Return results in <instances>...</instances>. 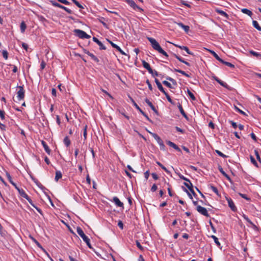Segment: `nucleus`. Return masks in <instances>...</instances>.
Returning a JSON list of instances; mask_svg holds the SVG:
<instances>
[{"instance_id": "nucleus-1", "label": "nucleus", "mask_w": 261, "mask_h": 261, "mask_svg": "<svg viewBox=\"0 0 261 261\" xmlns=\"http://www.w3.org/2000/svg\"><path fill=\"white\" fill-rule=\"evenodd\" d=\"M147 39L148 41L150 42L151 45L152 47V48L158 51L159 53L163 55L164 56L166 57H168V55L167 54L166 52H165L161 47L159 43L156 41L155 39H154L153 38L151 37H147Z\"/></svg>"}, {"instance_id": "nucleus-2", "label": "nucleus", "mask_w": 261, "mask_h": 261, "mask_svg": "<svg viewBox=\"0 0 261 261\" xmlns=\"http://www.w3.org/2000/svg\"><path fill=\"white\" fill-rule=\"evenodd\" d=\"M77 234L83 239V241L86 243L89 248H92L90 242V239L85 235L82 228L77 227L76 229Z\"/></svg>"}, {"instance_id": "nucleus-3", "label": "nucleus", "mask_w": 261, "mask_h": 261, "mask_svg": "<svg viewBox=\"0 0 261 261\" xmlns=\"http://www.w3.org/2000/svg\"><path fill=\"white\" fill-rule=\"evenodd\" d=\"M148 133L154 138L160 145V149L162 150H165V146L161 138L156 134L148 131Z\"/></svg>"}, {"instance_id": "nucleus-4", "label": "nucleus", "mask_w": 261, "mask_h": 261, "mask_svg": "<svg viewBox=\"0 0 261 261\" xmlns=\"http://www.w3.org/2000/svg\"><path fill=\"white\" fill-rule=\"evenodd\" d=\"M148 133L154 138L160 145V149L162 150H165V146L161 138L156 134L148 131Z\"/></svg>"}, {"instance_id": "nucleus-5", "label": "nucleus", "mask_w": 261, "mask_h": 261, "mask_svg": "<svg viewBox=\"0 0 261 261\" xmlns=\"http://www.w3.org/2000/svg\"><path fill=\"white\" fill-rule=\"evenodd\" d=\"M148 133L154 138L160 145V149L162 150H165V146L161 138L156 134L148 131Z\"/></svg>"}, {"instance_id": "nucleus-6", "label": "nucleus", "mask_w": 261, "mask_h": 261, "mask_svg": "<svg viewBox=\"0 0 261 261\" xmlns=\"http://www.w3.org/2000/svg\"><path fill=\"white\" fill-rule=\"evenodd\" d=\"M74 32H75L76 35L77 36H78L80 38H82V39L87 38V39H88V38H90V36H89V35L86 34V32H85L84 31H83L82 30H79V29H76V30H74Z\"/></svg>"}, {"instance_id": "nucleus-7", "label": "nucleus", "mask_w": 261, "mask_h": 261, "mask_svg": "<svg viewBox=\"0 0 261 261\" xmlns=\"http://www.w3.org/2000/svg\"><path fill=\"white\" fill-rule=\"evenodd\" d=\"M17 88L19 89L18 91L17 92V98L18 100H21L23 99L24 97V90L23 89V86H17Z\"/></svg>"}, {"instance_id": "nucleus-8", "label": "nucleus", "mask_w": 261, "mask_h": 261, "mask_svg": "<svg viewBox=\"0 0 261 261\" xmlns=\"http://www.w3.org/2000/svg\"><path fill=\"white\" fill-rule=\"evenodd\" d=\"M197 211L201 214L208 217L210 216L207 210L200 205H198L196 208Z\"/></svg>"}, {"instance_id": "nucleus-9", "label": "nucleus", "mask_w": 261, "mask_h": 261, "mask_svg": "<svg viewBox=\"0 0 261 261\" xmlns=\"http://www.w3.org/2000/svg\"><path fill=\"white\" fill-rule=\"evenodd\" d=\"M15 189L18 191L19 194L23 198L27 199L31 203V199L29 196L25 193L23 190L19 188L18 187H16Z\"/></svg>"}, {"instance_id": "nucleus-10", "label": "nucleus", "mask_w": 261, "mask_h": 261, "mask_svg": "<svg viewBox=\"0 0 261 261\" xmlns=\"http://www.w3.org/2000/svg\"><path fill=\"white\" fill-rule=\"evenodd\" d=\"M51 4L53 6H55V7H59V8H62L64 10H65L69 14H71L72 13V11L71 10H70L69 9L59 4V3H57V2H53V1H51Z\"/></svg>"}, {"instance_id": "nucleus-11", "label": "nucleus", "mask_w": 261, "mask_h": 261, "mask_svg": "<svg viewBox=\"0 0 261 261\" xmlns=\"http://www.w3.org/2000/svg\"><path fill=\"white\" fill-rule=\"evenodd\" d=\"M126 2L134 9H138L140 11H143L142 9L138 6L133 0H127Z\"/></svg>"}, {"instance_id": "nucleus-12", "label": "nucleus", "mask_w": 261, "mask_h": 261, "mask_svg": "<svg viewBox=\"0 0 261 261\" xmlns=\"http://www.w3.org/2000/svg\"><path fill=\"white\" fill-rule=\"evenodd\" d=\"M132 101L133 103L134 106L135 107V108L139 110L140 113L144 116L149 121H151V120L149 118L148 116L140 108V107L138 106V105L132 99Z\"/></svg>"}, {"instance_id": "nucleus-13", "label": "nucleus", "mask_w": 261, "mask_h": 261, "mask_svg": "<svg viewBox=\"0 0 261 261\" xmlns=\"http://www.w3.org/2000/svg\"><path fill=\"white\" fill-rule=\"evenodd\" d=\"M226 200L227 201L228 204L231 210L233 211H236L237 210V208L232 199L230 198H226Z\"/></svg>"}, {"instance_id": "nucleus-14", "label": "nucleus", "mask_w": 261, "mask_h": 261, "mask_svg": "<svg viewBox=\"0 0 261 261\" xmlns=\"http://www.w3.org/2000/svg\"><path fill=\"white\" fill-rule=\"evenodd\" d=\"M108 41L114 48L118 50L122 55H126V54L117 44L114 43L113 42L109 40H108Z\"/></svg>"}, {"instance_id": "nucleus-15", "label": "nucleus", "mask_w": 261, "mask_h": 261, "mask_svg": "<svg viewBox=\"0 0 261 261\" xmlns=\"http://www.w3.org/2000/svg\"><path fill=\"white\" fill-rule=\"evenodd\" d=\"M93 40L99 46L100 49H106V47L105 46V45H103V44L97 38L94 37L93 38Z\"/></svg>"}, {"instance_id": "nucleus-16", "label": "nucleus", "mask_w": 261, "mask_h": 261, "mask_svg": "<svg viewBox=\"0 0 261 261\" xmlns=\"http://www.w3.org/2000/svg\"><path fill=\"white\" fill-rule=\"evenodd\" d=\"M113 201L117 206L119 207H123V203L120 201L118 197H114L113 199Z\"/></svg>"}, {"instance_id": "nucleus-17", "label": "nucleus", "mask_w": 261, "mask_h": 261, "mask_svg": "<svg viewBox=\"0 0 261 261\" xmlns=\"http://www.w3.org/2000/svg\"><path fill=\"white\" fill-rule=\"evenodd\" d=\"M167 144L169 145L170 146L173 147V148H174L175 150L178 151H180V149L174 143H173L172 142L170 141H167Z\"/></svg>"}, {"instance_id": "nucleus-18", "label": "nucleus", "mask_w": 261, "mask_h": 261, "mask_svg": "<svg viewBox=\"0 0 261 261\" xmlns=\"http://www.w3.org/2000/svg\"><path fill=\"white\" fill-rule=\"evenodd\" d=\"M155 82L159 89L161 91H162L164 94L166 92L164 90V88L163 87L162 84H161V83L159 82V81L157 79H155Z\"/></svg>"}, {"instance_id": "nucleus-19", "label": "nucleus", "mask_w": 261, "mask_h": 261, "mask_svg": "<svg viewBox=\"0 0 261 261\" xmlns=\"http://www.w3.org/2000/svg\"><path fill=\"white\" fill-rule=\"evenodd\" d=\"M189 183H187V182H184V185L185 186H186L188 189L191 192H193V194L194 195H195V193L194 192L193 189V185L192 184V183L190 181L189 182Z\"/></svg>"}, {"instance_id": "nucleus-20", "label": "nucleus", "mask_w": 261, "mask_h": 261, "mask_svg": "<svg viewBox=\"0 0 261 261\" xmlns=\"http://www.w3.org/2000/svg\"><path fill=\"white\" fill-rule=\"evenodd\" d=\"M42 145H43L44 149L45 151L48 154H50V150L49 148V147L47 146L46 143L44 141H42L41 142Z\"/></svg>"}, {"instance_id": "nucleus-21", "label": "nucleus", "mask_w": 261, "mask_h": 261, "mask_svg": "<svg viewBox=\"0 0 261 261\" xmlns=\"http://www.w3.org/2000/svg\"><path fill=\"white\" fill-rule=\"evenodd\" d=\"M175 46L179 47V48H180L181 49H184L187 53V54H188L189 55H193V53L189 50V48L187 46H180V45H175Z\"/></svg>"}, {"instance_id": "nucleus-22", "label": "nucleus", "mask_w": 261, "mask_h": 261, "mask_svg": "<svg viewBox=\"0 0 261 261\" xmlns=\"http://www.w3.org/2000/svg\"><path fill=\"white\" fill-rule=\"evenodd\" d=\"M145 102H146V103L150 107V108L155 113H157V111L155 109V107H154V106L152 105V103L149 101V99H148L147 98H146L145 99Z\"/></svg>"}, {"instance_id": "nucleus-23", "label": "nucleus", "mask_w": 261, "mask_h": 261, "mask_svg": "<svg viewBox=\"0 0 261 261\" xmlns=\"http://www.w3.org/2000/svg\"><path fill=\"white\" fill-rule=\"evenodd\" d=\"M244 219L248 222L253 228H256V225L246 216L245 215H243Z\"/></svg>"}, {"instance_id": "nucleus-24", "label": "nucleus", "mask_w": 261, "mask_h": 261, "mask_svg": "<svg viewBox=\"0 0 261 261\" xmlns=\"http://www.w3.org/2000/svg\"><path fill=\"white\" fill-rule=\"evenodd\" d=\"M87 54L89 56H90V57L91 58V59H92L93 60H94L95 62H97V63L99 62V59H98V58H97L95 56H94L93 54H92V53H90V52L88 51V52L87 53Z\"/></svg>"}, {"instance_id": "nucleus-25", "label": "nucleus", "mask_w": 261, "mask_h": 261, "mask_svg": "<svg viewBox=\"0 0 261 261\" xmlns=\"http://www.w3.org/2000/svg\"><path fill=\"white\" fill-rule=\"evenodd\" d=\"M216 11L219 14H220L221 15L223 16H224L225 17H226V18H228V14L225 13L224 11H222V10H219V9H216Z\"/></svg>"}, {"instance_id": "nucleus-26", "label": "nucleus", "mask_w": 261, "mask_h": 261, "mask_svg": "<svg viewBox=\"0 0 261 261\" xmlns=\"http://www.w3.org/2000/svg\"><path fill=\"white\" fill-rule=\"evenodd\" d=\"M241 12L243 13L247 14V15H248L249 16H251L252 15V12L251 11H250L249 10L247 9H245V8L242 9H241Z\"/></svg>"}, {"instance_id": "nucleus-27", "label": "nucleus", "mask_w": 261, "mask_h": 261, "mask_svg": "<svg viewBox=\"0 0 261 261\" xmlns=\"http://www.w3.org/2000/svg\"><path fill=\"white\" fill-rule=\"evenodd\" d=\"M6 175L8 177V179L9 180V181H10V182L15 187H17V185L15 183H14L12 179V177L11 176V175H10V174L8 173V172H6Z\"/></svg>"}, {"instance_id": "nucleus-28", "label": "nucleus", "mask_w": 261, "mask_h": 261, "mask_svg": "<svg viewBox=\"0 0 261 261\" xmlns=\"http://www.w3.org/2000/svg\"><path fill=\"white\" fill-rule=\"evenodd\" d=\"M62 176V173L60 171H57L56 172V176L55 179L56 181H58V180L61 178Z\"/></svg>"}, {"instance_id": "nucleus-29", "label": "nucleus", "mask_w": 261, "mask_h": 261, "mask_svg": "<svg viewBox=\"0 0 261 261\" xmlns=\"http://www.w3.org/2000/svg\"><path fill=\"white\" fill-rule=\"evenodd\" d=\"M210 52L211 53V54L217 60H218L219 62H221V61H222V59H221L219 56L214 51H213V50H210Z\"/></svg>"}, {"instance_id": "nucleus-30", "label": "nucleus", "mask_w": 261, "mask_h": 261, "mask_svg": "<svg viewBox=\"0 0 261 261\" xmlns=\"http://www.w3.org/2000/svg\"><path fill=\"white\" fill-rule=\"evenodd\" d=\"M219 171L228 179L229 181L231 180L230 177L223 171L222 168L221 167H219Z\"/></svg>"}, {"instance_id": "nucleus-31", "label": "nucleus", "mask_w": 261, "mask_h": 261, "mask_svg": "<svg viewBox=\"0 0 261 261\" xmlns=\"http://www.w3.org/2000/svg\"><path fill=\"white\" fill-rule=\"evenodd\" d=\"M253 27L256 28L257 30L261 31V27L259 25L258 22L256 20L252 21Z\"/></svg>"}, {"instance_id": "nucleus-32", "label": "nucleus", "mask_w": 261, "mask_h": 261, "mask_svg": "<svg viewBox=\"0 0 261 261\" xmlns=\"http://www.w3.org/2000/svg\"><path fill=\"white\" fill-rule=\"evenodd\" d=\"M174 56H175V58L177 59H178L180 62H181L182 63H184V64H185L186 65H188V66H190V64L188 62H187L185 61V60H184L181 57H179V56H177L176 55H175Z\"/></svg>"}, {"instance_id": "nucleus-33", "label": "nucleus", "mask_w": 261, "mask_h": 261, "mask_svg": "<svg viewBox=\"0 0 261 261\" xmlns=\"http://www.w3.org/2000/svg\"><path fill=\"white\" fill-rule=\"evenodd\" d=\"M178 109L180 111V113L182 114V115L186 118H187V116L186 114L185 113V111H184L182 106L179 104L178 106Z\"/></svg>"}, {"instance_id": "nucleus-34", "label": "nucleus", "mask_w": 261, "mask_h": 261, "mask_svg": "<svg viewBox=\"0 0 261 261\" xmlns=\"http://www.w3.org/2000/svg\"><path fill=\"white\" fill-rule=\"evenodd\" d=\"M27 26L25 24L24 21L21 22L20 24V30L21 33H24L25 29H26Z\"/></svg>"}, {"instance_id": "nucleus-35", "label": "nucleus", "mask_w": 261, "mask_h": 261, "mask_svg": "<svg viewBox=\"0 0 261 261\" xmlns=\"http://www.w3.org/2000/svg\"><path fill=\"white\" fill-rule=\"evenodd\" d=\"M64 144H65V145L66 146H69L70 144V140H69V138L66 136L64 139Z\"/></svg>"}, {"instance_id": "nucleus-36", "label": "nucleus", "mask_w": 261, "mask_h": 261, "mask_svg": "<svg viewBox=\"0 0 261 261\" xmlns=\"http://www.w3.org/2000/svg\"><path fill=\"white\" fill-rule=\"evenodd\" d=\"M221 63L225 64V65L228 66V67H230L231 68H234V66L231 64V63H229V62H225L224 61V60H222V61H221Z\"/></svg>"}, {"instance_id": "nucleus-37", "label": "nucleus", "mask_w": 261, "mask_h": 261, "mask_svg": "<svg viewBox=\"0 0 261 261\" xmlns=\"http://www.w3.org/2000/svg\"><path fill=\"white\" fill-rule=\"evenodd\" d=\"M176 72H179L181 74H182V75H184L185 76L188 77H190V75L187 74V73H186L185 71L180 70V69H175V70Z\"/></svg>"}, {"instance_id": "nucleus-38", "label": "nucleus", "mask_w": 261, "mask_h": 261, "mask_svg": "<svg viewBox=\"0 0 261 261\" xmlns=\"http://www.w3.org/2000/svg\"><path fill=\"white\" fill-rule=\"evenodd\" d=\"M156 164L159 166H160L166 173H169V171H168V170L165 166H164L161 163H160L159 162H157Z\"/></svg>"}, {"instance_id": "nucleus-39", "label": "nucleus", "mask_w": 261, "mask_h": 261, "mask_svg": "<svg viewBox=\"0 0 261 261\" xmlns=\"http://www.w3.org/2000/svg\"><path fill=\"white\" fill-rule=\"evenodd\" d=\"M249 53L252 55L253 56H255L256 57H260L261 58V54L257 53V52H255L253 50H250L249 51Z\"/></svg>"}, {"instance_id": "nucleus-40", "label": "nucleus", "mask_w": 261, "mask_h": 261, "mask_svg": "<svg viewBox=\"0 0 261 261\" xmlns=\"http://www.w3.org/2000/svg\"><path fill=\"white\" fill-rule=\"evenodd\" d=\"M187 92L190 98L193 100H195L196 99V98L194 94L188 89H187Z\"/></svg>"}, {"instance_id": "nucleus-41", "label": "nucleus", "mask_w": 261, "mask_h": 261, "mask_svg": "<svg viewBox=\"0 0 261 261\" xmlns=\"http://www.w3.org/2000/svg\"><path fill=\"white\" fill-rule=\"evenodd\" d=\"M142 65L146 69L150 67V65L144 60L142 61Z\"/></svg>"}, {"instance_id": "nucleus-42", "label": "nucleus", "mask_w": 261, "mask_h": 261, "mask_svg": "<svg viewBox=\"0 0 261 261\" xmlns=\"http://www.w3.org/2000/svg\"><path fill=\"white\" fill-rule=\"evenodd\" d=\"M212 238L213 239L214 242H215V243L218 245V246H220V242H219L218 241V238L215 236H212Z\"/></svg>"}, {"instance_id": "nucleus-43", "label": "nucleus", "mask_w": 261, "mask_h": 261, "mask_svg": "<svg viewBox=\"0 0 261 261\" xmlns=\"http://www.w3.org/2000/svg\"><path fill=\"white\" fill-rule=\"evenodd\" d=\"M250 160H251V163L254 165H255L256 167H258L257 162H256L255 159L252 155L250 156Z\"/></svg>"}, {"instance_id": "nucleus-44", "label": "nucleus", "mask_w": 261, "mask_h": 261, "mask_svg": "<svg viewBox=\"0 0 261 261\" xmlns=\"http://www.w3.org/2000/svg\"><path fill=\"white\" fill-rule=\"evenodd\" d=\"M218 83L220 84L222 86L226 88H228V86L227 85V84L222 81L221 80H220V81H218Z\"/></svg>"}, {"instance_id": "nucleus-45", "label": "nucleus", "mask_w": 261, "mask_h": 261, "mask_svg": "<svg viewBox=\"0 0 261 261\" xmlns=\"http://www.w3.org/2000/svg\"><path fill=\"white\" fill-rule=\"evenodd\" d=\"M72 1L80 9H83L84 7L76 0H72Z\"/></svg>"}, {"instance_id": "nucleus-46", "label": "nucleus", "mask_w": 261, "mask_h": 261, "mask_svg": "<svg viewBox=\"0 0 261 261\" xmlns=\"http://www.w3.org/2000/svg\"><path fill=\"white\" fill-rule=\"evenodd\" d=\"M87 125H85L84 126V132H83V136H84V140H85L87 138Z\"/></svg>"}, {"instance_id": "nucleus-47", "label": "nucleus", "mask_w": 261, "mask_h": 261, "mask_svg": "<svg viewBox=\"0 0 261 261\" xmlns=\"http://www.w3.org/2000/svg\"><path fill=\"white\" fill-rule=\"evenodd\" d=\"M254 152H255V154L256 155V159L257 160L259 161V162H261V159L260 158V156H259V153L256 150H254Z\"/></svg>"}, {"instance_id": "nucleus-48", "label": "nucleus", "mask_w": 261, "mask_h": 261, "mask_svg": "<svg viewBox=\"0 0 261 261\" xmlns=\"http://www.w3.org/2000/svg\"><path fill=\"white\" fill-rule=\"evenodd\" d=\"M2 55H3V57L5 59H8V52L6 50H3L2 51Z\"/></svg>"}, {"instance_id": "nucleus-49", "label": "nucleus", "mask_w": 261, "mask_h": 261, "mask_svg": "<svg viewBox=\"0 0 261 261\" xmlns=\"http://www.w3.org/2000/svg\"><path fill=\"white\" fill-rule=\"evenodd\" d=\"M211 188L214 192H215L216 194L218 195V190L216 187L213 186H211Z\"/></svg>"}, {"instance_id": "nucleus-50", "label": "nucleus", "mask_w": 261, "mask_h": 261, "mask_svg": "<svg viewBox=\"0 0 261 261\" xmlns=\"http://www.w3.org/2000/svg\"><path fill=\"white\" fill-rule=\"evenodd\" d=\"M163 83L164 85H165V86H167L168 87H169L170 88H172L171 84L170 83H169L168 82H167L166 81H164L163 82Z\"/></svg>"}, {"instance_id": "nucleus-51", "label": "nucleus", "mask_w": 261, "mask_h": 261, "mask_svg": "<svg viewBox=\"0 0 261 261\" xmlns=\"http://www.w3.org/2000/svg\"><path fill=\"white\" fill-rule=\"evenodd\" d=\"M164 94L165 95L167 99H168V101L170 102V103H172V100L171 99V97H170V96L168 95V94L166 92H165V93H164Z\"/></svg>"}, {"instance_id": "nucleus-52", "label": "nucleus", "mask_w": 261, "mask_h": 261, "mask_svg": "<svg viewBox=\"0 0 261 261\" xmlns=\"http://www.w3.org/2000/svg\"><path fill=\"white\" fill-rule=\"evenodd\" d=\"M216 153L220 156L223 158H225L226 156L222 152H221L220 151L216 150Z\"/></svg>"}, {"instance_id": "nucleus-53", "label": "nucleus", "mask_w": 261, "mask_h": 261, "mask_svg": "<svg viewBox=\"0 0 261 261\" xmlns=\"http://www.w3.org/2000/svg\"><path fill=\"white\" fill-rule=\"evenodd\" d=\"M136 245H137V247L139 249H140L141 250H143V247L142 246V245H141V244L139 243V242L138 241H136Z\"/></svg>"}, {"instance_id": "nucleus-54", "label": "nucleus", "mask_w": 261, "mask_h": 261, "mask_svg": "<svg viewBox=\"0 0 261 261\" xmlns=\"http://www.w3.org/2000/svg\"><path fill=\"white\" fill-rule=\"evenodd\" d=\"M234 108H235L236 110L238 112H239L240 114H243L244 115H246V114H245V113L244 112H243V111H242L240 109H239L236 106L234 107Z\"/></svg>"}, {"instance_id": "nucleus-55", "label": "nucleus", "mask_w": 261, "mask_h": 261, "mask_svg": "<svg viewBox=\"0 0 261 261\" xmlns=\"http://www.w3.org/2000/svg\"><path fill=\"white\" fill-rule=\"evenodd\" d=\"M229 123L231 124V125L234 128H236L238 127L237 123L233 122V121H229Z\"/></svg>"}, {"instance_id": "nucleus-56", "label": "nucleus", "mask_w": 261, "mask_h": 261, "mask_svg": "<svg viewBox=\"0 0 261 261\" xmlns=\"http://www.w3.org/2000/svg\"><path fill=\"white\" fill-rule=\"evenodd\" d=\"M118 225L120 227V228H121V229H123V223H122V222L121 221L119 220L118 221Z\"/></svg>"}, {"instance_id": "nucleus-57", "label": "nucleus", "mask_w": 261, "mask_h": 261, "mask_svg": "<svg viewBox=\"0 0 261 261\" xmlns=\"http://www.w3.org/2000/svg\"><path fill=\"white\" fill-rule=\"evenodd\" d=\"M0 117L2 119H4L5 118V112L3 111H0Z\"/></svg>"}, {"instance_id": "nucleus-58", "label": "nucleus", "mask_w": 261, "mask_h": 261, "mask_svg": "<svg viewBox=\"0 0 261 261\" xmlns=\"http://www.w3.org/2000/svg\"><path fill=\"white\" fill-rule=\"evenodd\" d=\"M157 186L155 184H153L151 188V190L152 192H154L157 190Z\"/></svg>"}, {"instance_id": "nucleus-59", "label": "nucleus", "mask_w": 261, "mask_h": 261, "mask_svg": "<svg viewBox=\"0 0 261 261\" xmlns=\"http://www.w3.org/2000/svg\"><path fill=\"white\" fill-rule=\"evenodd\" d=\"M151 175H152V176L153 178L154 179H155V180L158 179V178H159V177H158V175H157L156 173H152L151 174Z\"/></svg>"}, {"instance_id": "nucleus-60", "label": "nucleus", "mask_w": 261, "mask_h": 261, "mask_svg": "<svg viewBox=\"0 0 261 261\" xmlns=\"http://www.w3.org/2000/svg\"><path fill=\"white\" fill-rule=\"evenodd\" d=\"M149 176V171H147L144 173V177L146 178V179H147L148 178V177Z\"/></svg>"}, {"instance_id": "nucleus-61", "label": "nucleus", "mask_w": 261, "mask_h": 261, "mask_svg": "<svg viewBox=\"0 0 261 261\" xmlns=\"http://www.w3.org/2000/svg\"><path fill=\"white\" fill-rule=\"evenodd\" d=\"M146 83H147V84L148 85V86L149 89L150 90H152V86H151V84L150 83L149 81L148 80L146 81Z\"/></svg>"}, {"instance_id": "nucleus-62", "label": "nucleus", "mask_w": 261, "mask_h": 261, "mask_svg": "<svg viewBox=\"0 0 261 261\" xmlns=\"http://www.w3.org/2000/svg\"><path fill=\"white\" fill-rule=\"evenodd\" d=\"M56 93H57L56 90L55 88H53L51 90V94H52L53 96H56V95H57Z\"/></svg>"}, {"instance_id": "nucleus-63", "label": "nucleus", "mask_w": 261, "mask_h": 261, "mask_svg": "<svg viewBox=\"0 0 261 261\" xmlns=\"http://www.w3.org/2000/svg\"><path fill=\"white\" fill-rule=\"evenodd\" d=\"M60 2L64 4H65V5H68L69 4V3L67 1V0H58Z\"/></svg>"}, {"instance_id": "nucleus-64", "label": "nucleus", "mask_w": 261, "mask_h": 261, "mask_svg": "<svg viewBox=\"0 0 261 261\" xmlns=\"http://www.w3.org/2000/svg\"><path fill=\"white\" fill-rule=\"evenodd\" d=\"M182 29L185 31V32H188L189 30V27L185 25Z\"/></svg>"}]
</instances>
